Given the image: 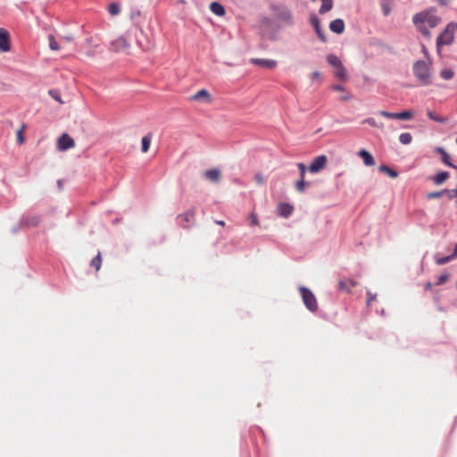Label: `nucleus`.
Segmentation results:
<instances>
[{
    "label": "nucleus",
    "instance_id": "c9c22d12",
    "mask_svg": "<svg viewBox=\"0 0 457 457\" xmlns=\"http://www.w3.org/2000/svg\"><path fill=\"white\" fill-rule=\"evenodd\" d=\"M362 123L363 124H369L370 126L374 127V128L383 129V127H384L383 123L378 124L375 120L374 118H367V119L362 120Z\"/></svg>",
    "mask_w": 457,
    "mask_h": 457
},
{
    "label": "nucleus",
    "instance_id": "a211bd4d",
    "mask_svg": "<svg viewBox=\"0 0 457 457\" xmlns=\"http://www.w3.org/2000/svg\"><path fill=\"white\" fill-rule=\"evenodd\" d=\"M428 12H420L413 15L412 17V22L413 24L419 28L424 25L425 22H427Z\"/></svg>",
    "mask_w": 457,
    "mask_h": 457
},
{
    "label": "nucleus",
    "instance_id": "72a5a7b5",
    "mask_svg": "<svg viewBox=\"0 0 457 457\" xmlns=\"http://www.w3.org/2000/svg\"><path fill=\"white\" fill-rule=\"evenodd\" d=\"M90 265L94 267L96 270H100L102 265V258L100 253H98L97 255L92 259Z\"/></svg>",
    "mask_w": 457,
    "mask_h": 457
},
{
    "label": "nucleus",
    "instance_id": "ddd939ff",
    "mask_svg": "<svg viewBox=\"0 0 457 457\" xmlns=\"http://www.w3.org/2000/svg\"><path fill=\"white\" fill-rule=\"evenodd\" d=\"M435 152L438 153L441 155L442 162L447 165L448 167H451L453 169L457 170V165L453 164L450 161V155L445 151V149L442 146H437L435 148Z\"/></svg>",
    "mask_w": 457,
    "mask_h": 457
},
{
    "label": "nucleus",
    "instance_id": "1a4fd4ad",
    "mask_svg": "<svg viewBox=\"0 0 457 457\" xmlns=\"http://www.w3.org/2000/svg\"><path fill=\"white\" fill-rule=\"evenodd\" d=\"M75 145V142L72 137L68 134H62L57 141V149L59 151H66L72 148Z\"/></svg>",
    "mask_w": 457,
    "mask_h": 457
},
{
    "label": "nucleus",
    "instance_id": "864d4df0",
    "mask_svg": "<svg viewBox=\"0 0 457 457\" xmlns=\"http://www.w3.org/2000/svg\"><path fill=\"white\" fill-rule=\"evenodd\" d=\"M319 77H320V72L319 71H314L311 75V78H312V80L317 79Z\"/></svg>",
    "mask_w": 457,
    "mask_h": 457
},
{
    "label": "nucleus",
    "instance_id": "9b49d317",
    "mask_svg": "<svg viewBox=\"0 0 457 457\" xmlns=\"http://www.w3.org/2000/svg\"><path fill=\"white\" fill-rule=\"evenodd\" d=\"M251 63L260 66V67H262V68L270 69V70L276 68L277 64H278L277 61H275V60L261 59V58L251 59Z\"/></svg>",
    "mask_w": 457,
    "mask_h": 457
},
{
    "label": "nucleus",
    "instance_id": "5701e85b",
    "mask_svg": "<svg viewBox=\"0 0 457 457\" xmlns=\"http://www.w3.org/2000/svg\"><path fill=\"white\" fill-rule=\"evenodd\" d=\"M210 10L218 16H223L225 14L224 7L218 2H212L210 4Z\"/></svg>",
    "mask_w": 457,
    "mask_h": 457
},
{
    "label": "nucleus",
    "instance_id": "4468645a",
    "mask_svg": "<svg viewBox=\"0 0 457 457\" xmlns=\"http://www.w3.org/2000/svg\"><path fill=\"white\" fill-rule=\"evenodd\" d=\"M40 221L39 216L31 215L28 217H22L20 220V227H35Z\"/></svg>",
    "mask_w": 457,
    "mask_h": 457
},
{
    "label": "nucleus",
    "instance_id": "9d476101",
    "mask_svg": "<svg viewBox=\"0 0 457 457\" xmlns=\"http://www.w3.org/2000/svg\"><path fill=\"white\" fill-rule=\"evenodd\" d=\"M310 23L313 27V29H314L317 36L320 39V41H322L324 43L327 42L326 35L320 27V19L317 17L316 14L313 13L310 16Z\"/></svg>",
    "mask_w": 457,
    "mask_h": 457
},
{
    "label": "nucleus",
    "instance_id": "052dcab7",
    "mask_svg": "<svg viewBox=\"0 0 457 457\" xmlns=\"http://www.w3.org/2000/svg\"><path fill=\"white\" fill-rule=\"evenodd\" d=\"M430 287H431V284L428 283L427 286H426V288H430Z\"/></svg>",
    "mask_w": 457,
    "mask_h": 457
},
{
    "label": "nucleus",
    "instance_id": "dca6fc26",
    "mask_svg": "<svg viewBox=\"0 0 457 457\" xmlns=\"http://www.w3.org/2000/svg\"><path fill=\"white\" fill-rule=\"evenodd\" d=\"M357 155L362 159L366 166H373L375 164L374 157L369 151L361 149L358 152Z\"/></svg>",
    "mask_w": 457,
    "mask_h": 457
},
{
    "label": "nucleus",
    "instance_id": "f8f14e48",
    "mask_svg": "<svg viewBox=\"0 0 457 457\" xmlns=\"http://www.w3.org/2000/svg\"><path fill=\"white\" fill-rule=\"evenodd\" d=\"M10 50L9 33L7 30L0 28V52H7Z\"/></svg>",
    "mask_w": 457,
    "mask_h": 457
},
{
    "label": "nucleus",
    "instance_id": "39448f33",
    "mask_svg": "<svg viewBox=\"0 0 457 457\" xmlns=\"http://www.w3.org/2000/svg\"><path fill=\"white\" fill-rule=\"evenodd\" d=\"M129 47V44L126 36H121L111 41L109 49L113 52H121L127 50Z\"/></svg>",
    "mask_w": 457,
    "mask_h": 457
},
{
    "label": "nucleus",
    "instance_id": "bf43d9fd",
    "mask_svg": "<svg viewBox=\"0 0 457 457\" xmlns=\"http://www.w3.org/2000/svg\"><path fill=\"white\" fill-rule=\"evenodd\" d=\"M216 223L221 226H224L225 224L223 220H217Z\"/></svg>",
    "mask_w": 457,
    "mask_h": 457
},
{
    "label": "nucleus",
    "instance_id": "3c124183",
    "mask_svg": "<svg viewBox=\"0 0 457 457\" xmlns=\"http://www.w3.org/2000/svg\"><path fill=\"white\" fill-rule=\"evenodd\" d=\"M17 137H18L19 143H21V144L23 143L24 139H23V137H22V132L21 130L18 131Z\"/></svg>",
    "mask_w": 457,
    "mask_h": 457
},
{
    "label": "nucleus",
    "instance_id": "49530a36",
    "mask_svg": "<svg viewBox=\"0 0 457 457\" xmlns=\"http://www.w3.org/2000/svg\"><path fill=\"white\" fill-rule=\"evenodd\" d=\"M254 179L256 180V182L258 184H263L264 183V179H263V177L262 174H256L254 176Z\"/></svg>",
    "mask_w": 457,
    "mask_h": 457
},
{
    "label": "nucleus",
    "instance_id": "b1692460",
    "mask_svg": "<svg viewBox=\"0 0 457 457\" xmlns=\"http://www.w3.org/2000/svg\"><path fill=\"white\" fill-rule=\"evenodd\" d=\"M322 4L320 7L319 13L325 14L333 8V0H321Z\"/></svg>",
    "mask_w": 457,
    "mask_h": 457
},
{
    "label": "nucleus",
    "instance_id": "f03ea898",
    "mask_svg": "<svg viewBox=\"0 0 457 457\" xmlns=\"http://www.w3.org/2000/svg\"><path fill=\"white\" fill-rule=\"evenodd\" d=\"M457 29L456 23H449L436 38V48L439 52L443 46H449L454 38V31Z\"/></svg>",
    "mask_w": 457,
    "mask_h": 457
},
{
    "label": "nucleus",
    "instance_id": "7ed1b4c3",
    "mask_svg": "<svg viewBox=\"0 0 457 457\" xmlns=\"http://www.w3.org/2000/svg\"><path fill=\"white\" fill-rule=\"evenodd\" d=\"M299 291L305 307L311 312L318 311V303L314 294L307 287L301 286Z\"/></svg>",
    "mask_w": 457,
    "mask_h": 457
},
{
    "label": "nucleus",
    "instance_id": "bb28decb",
    "mask_svg": "<svg viewBox=\"0 0 457 457\" xmlns=\"http://www.w3.org/2000/svg\"><path fill=\"white\" fill-rule=\"evenodd\" d=\"M378 170L381 172H384V173L387 174L390 178L395 179V178L398 177V172L396 170H392L387 165H385V164L380 165L378 167Z\"/></svg>",
    "mask_w": 457,
    "mask_h": 457
},
{
    "label": "nucleus",
    "instance_id": "ea45409f",
    "mask_svg": "<svg viewBox=\"0 0 457 457\" xmlns=\"http://www.w3.org/2000/svg\"><path fill=\"white\" fill-rule=\"evenodd\" d=\"M297 167H298V170L300 171V178L304 179V176H305V173H306V170H307L306 166L304 165V163L299 162L297 164Z\"/></svg>",
    "mask_w": 457,
    "mask_h": 457
},
{
    "label": "nucleus",
    "instance_id": "09e8293b",
    "mask_svg": "<svg viewBox=\"0 0 457 457\" xmlns=\"http://www.w3.org/2000/svg\"><path fill=\"white\" fill-rule=\"evenodd\" d=\"M382 11H383V13H384L385 15H388V14H389V12H390V8H389L387 5L383 4V5H382Z\"/></svg>",
    "mask_w": 457,
    "mask_h": 457
},
{
    "label": "nucleus",
    "instance_id": "13d9d810",
    "mask_svg": "<svg viewBox=\"0 0 457 457\" xmlns=\"http://www.w3.org/2000/svg\"><path fill=\"white\" fill-rule=\"evenodd\" d=\"M422 52H423V54H424L426 56H428V50L426 49V47H424V46H423Z\"/></svg>",
    "mask_w": 457,
    "mask_h": 457
},
{
    "label": "nucleus",
    "instance_id": "680f3d73",
    "mask_svg": "<svg viewBox=\"0 0 457 457\" xmlns=\"http://www.w3.org/2000/svg\"><path fill=\"white\" fill-rule=\"evenodd\" d=\"M17 230H18V229H17V228H16V227H14V228H12V231H13V232H16Z\"/></svg>",
    "mask_w": 457,
    "mask_h": 457
},
{
    "label": "nucleus",
    "instance_id": "20e7f679",
    "mask_svg": "<svg viewBox=\"0 0 457 457\" xmlns=\"http://www.w3.org/2000/svg\"><path fill=\"white\" fill-rule=\"evenodd\" d=\"M272 12L276 18L283 22H286L287 24H293V14L292 12L284 5H273Z\"/></svg>",
    "mask_w": 457,
    "mask_h": 457
},
{
    "label": "nucleus",
    "instance_id": "7c9ffc66",
    "mask_svg": "<svg viewBox=\"0 0 457 457\" xmlns=\"http://www.w3.org/2000/svg\"><path fill=\"white\" fill-rule=\"evenodd\" d=\"M335 76L337 79H341V80H346L347 79V73H346V71H345V69L343 64L337 68V71L335 72Z\"/></svg>",
    "mask_w": 457,
    "mask_h": 457
},
{
    "label": "nucleus",
    "instance_id": "4be33fe9",
    "mask_svg": "<svg viewBox=\"0 0 457 457\" xmlns=\"http://www.w3.org/2000/svg\"><path fill=\"white\" fill-rule=\"evenodd\" d=\"M356 283L352 279H345L340 280L338 283V287L340 290L350 292L351 288L355 287Z\"/></svg>",
    "mask_w": 457,
    "mask_h": 457
},
{
    "label": "nucleus",
    "instance_id": "6e6d98bb",
    "mask_svg": "<svg viewBox=\"0 0 457 457\" xmlns=\"http://www.w3.org/2000/svg\"><path fill=\"white\" fill-rule=\"evenodd\" d=\"M341 100L343 101H347V100H350L351 99V96L347 95V96H341L340 98Z\"/></svg>",
    "mask_w": 457,
    "mask_h": 457
},
{
    "label": "nucleus",
    "instance_id": "e2e57ef3",
    "mask_svg": "<svg viewBox=\"0 0 457 457\" xmlns=\"http://www.w3.org/2000/svg\"><path fill=\"white\" fill-rule=\"evenodd\" d=\"M456 144H457V137H456Z\"/></svg>",
    "mask_w": 457,
    "mask_h": 457
},
{
    "label": "nucleus",
    "instance_id": "c756f323",
    "mask_svg": "<svg viewBox=\"0 0 457 457\" xmlns=\"http://www.w3.org/2000/svg\"><path fill=\"white\" fill-rule=\"evenodd\" d=\"M311 183L310 182H306L304 180V179H302L300 178L296 182H295V189L300 192V193H303L305 191V187L306 186H310Z\"/></svg>",
    "mask_w": 457,
    "mask_h": 457
},
{
    "label": "nucleus",
    "instance_id": "58836bf2",
    "mask_svg": "<svg viewBox=\"0 0 457 457\" xmlns=\"http://www.w3.org/2000/svg\"><path fill=\"white\" fill-rule=\"evenodd\" d=\"M48 40H49L50 49L54 50V51L60 49L59 44L56 42L54 36H52V35L49 36Z\"/></svg>",
    "mask_w": 457,
    "mask_h": 457
},
{
    "label": "nucleus",
    "instance_id": "a18cd8bd",
    "mask_svg": "<svg viewBox=\"0 0 457 457\" xmlns=\"http://www.w3.org/2000/svg\"><path fill=\"white\" fill-rule=\"evenodd\" d=\"M419 30L426 37H430L431 33L430 31L423 25L421 27L418 28Z\"/></svg>",
    "mask_w": 457,
    "mask_h": 457
},
{
    "label": "nucleus",
    "instance_id": "c03bdc74",
    "mask_svg": "<svg viewBox=\"0 0 457 457\" xmlns=\"http://www.w3.org/2000/svg\"><path fill=\"white\" fill-rule=\"evenodd\" d=\"M375 299L376 295H373L370 290H367V304L370 305Z\"/></svg>",
    "mask_w": 457,
    "mask_h": 457
},
{
    "label": "nucleus",
    "instance_id": "6ab92c4d",
    "mask_svg": "<svg viewBox=\"0 0 457 457\" xmlns=\"http://www.w3.org/2000/svg\"><path fill=\"white\" fill-rule=\"evenodd\" d=\"M204 178L212 182H218L220 179V170L219 169L207 170L204 172Z\"/></svg>",
    "mask_w": 457,
    "mask_h": 457
},
{
    "label": "nucleus",
    "instance_id": "de8ad7c7",
    "mask_svg": "<svg viewBox=\"0 0 457 457\" xmlns=\"http://www.w3.org/2000/svg\"><path fill=\"white\" fill-rule=\"evenodd\" d=\"M251 219V224L252 225H257L258 224V218L254 213H252L250 216Z\"/></svg>",
    "mask_w": 457,
    "mask_h": 457
},
{
    "label": "nucleus",
    "instance_id": "cd10ccee",
    "mask_svg": "<svg viewBox=\"0 0 457 457\" xmlns=\"http://www.w3.org/2000/svg\"><path fill=\"white\" fill-rule=\"evenodd\" d=\"M327 61L331 66L335 68H337L343 64L341 60L337 55L332 54L327 56Z\"/></svg>",
    "mask_w": 457,
    "mask_h": 457
},
{
    "label": "nucleus",
    "instance_id": "2eb2a0df",
    "mask_svg": "<svg viewBox=\"0 0 457 457\" xmlns=\"http://www.w3.org/2000/svg\"><path fill=\"white\" fill-rule=\"evenodd\" d=\"M345 22L340 18L333 20L329 23V29L336 34H342L345 31Z\"/></svg>",
    "mask_w": 457,
    "mask_h": 457
},
{
    "label": "nucleus",
    "instance_id": "603ef678",
    "mask_svg": "<svg viewBox=\"0 0 457 457\" xmlns=\"http://www.w3.org/2000/svg\"><path fill=\"white\" fill-rule=\"evenodd\" d=\"M451 0H438L440 5L446 6L449 4Z\"/></svg>",
    "mask_w": 457,
    "mask_h": 457
},
{
    "label": "nucleus",
    "instance_id": "4d7b16f0",
    "mask_svg": "<svg viewBox=\"0 0 457 457\" xmlns=\"http://www.w3.org/2000/svg\"><path fill=\"white\" fill-rule=\"evenodd\" d=\"M63 38L66 40V41H71L73 39V37L71 35H69V36H65L63 37Z\"/></svg>",
    "mask_w": 457,
    "mask_h": 457
},
{
    "label": "nucleus",
    "instance_id": "a19ab883",
    "mask_svg": "<svg viewBox=\"0 0 457 457\" xmlns=\"http://www.w3.org/2000/svg\"><path fill=\"white\" fill-rule=\"evenodd\" d=\"M442 195H444L443 189L440 190V191H435V192L428 193V199H434V198L441 197Z\"/></svg>",
    "mask_w": 457,
    "mask_h": 457
},
{
    "label": "nucleus",
    "instance_id": "412c9836",
    "mask_svg": "<svg viewBox=\"0 0 457 457\" xmlns=\"http://www.w3.org/2000/svg\"><path fill=\"white\" fill-rule=\"evenodd\" d=\"M449 177L450 174L448 171H440L433 178V182L435 185L439 186L448 179Z\"/></svg>",
    "mask_w": 457,
    "mask_h": 457
},
{
    "label": "nucleus",
    "instance_id": "0eeeda50",
    "mask_svg": "<svg viewBox=\"0 0 457 457\" xmlns=\"http://www.w3.org/2000/svg\"><path fill=\"white\" fill-rule=\"evenodd\" d=\"M195 209H188L184 214L178 216V222L182 228H189L194 220Z\"/></svg>",
    "mask_w": 457,
    "mask_h": 457
},
{
    "label": "nucleus",
    "instance_id": "f704fd0d",
    "mask_svg": "<svg viewBox=\"0 0 457 457\" xmlns=\"http://www.w3.org/2000/svg\"><path fill=\"white\" fill-rule=\"evenodd\" d=\"M454 72L451 69H444L440 71V77L445 80L453 79Z\"/></svg>",
    "mask_w": 457,
    "mask_h": 457
},
{
    "label": "nucleus",
    "instance_id": "423d86ee",
    "mask_svg": "<svg viewBox=\"0 0 457 457\" xmlns=\"http://www.w3.org/2000/svg\"><path fill=\"white\" fill-rule=\"evenodd\" d=\"M378 114L388 119L410 120L413 113L411 111H403L401 112H389L387 111H379Z\"/></svg>",
    "mask_w": 457,
    "mask_h": 457
},
{
    "label": "nucleus",
    "instance_id": "e433bc0d",
    "mask_svg": "<svg viewBox=\"0 0 457 457\" xmlns=\"http://www.w3.org/2000/svg\"><path fill=\"white\" fill-rule=\"evenodd\" d=\"M453 259L454 258L452 257V254H451V255L444 256V257H441V258H436V263L437 265H444V264H446L447 262H451Z\"/></svg>",
    "mask_w": 457,
    "mask_h": 457
},
{
    "label": "nucleus",
    "instance_id": "393cba45",
    "mask_svg": "<svg viewBox=\"0 0 457 457\" xmlns=\"http://www.w3.org/2000/svg\"><path fill=\"white\" fill-rule=\"evenodd\" d=\"M427 115L433 121H436V122H438V123H442V124H445V123L447 122V118L438 116L437 114H436V112H434L431 110H428L427 111Z\"/></svg>",
    "mask_w": 457,
    "mask_h": 457
},
{
    "label": "nucleus",
    "instance_id": "37998d69",
    "mask_svg": "<svg viewBox=\"0 0 457 457\" xmlns=\"http://www.w3.org/2000/svg\"><path fill=\"white\" fill-rule=\"evenodd\" d=\"M448 280V275L447 274H443V275H440L437 278V281H436V285L439 286V285H443L444 283H445L446 281Z\"/></svg>",
    "mask_w": 457,
    "mask_h": 457
},
{
    "label": "nucleus",
    "instance_id": "aec40b11",
    "mask_svg": "<svg viewBox=\"0 0 457 457\" xmlns=\"http://www.w3.org/2000/svg\"><path fill=\"white\" fill-rule=\"evenodd\" d=\"M191 101H210L211 95L206 89H201L196 94L190 96Z\"/></svg>",
    "mask_w": 457,
    "mask_h": 457
},
{
    "label": "nucleus",
    "instance_id": "f257e3e1",
    "mask_svg": "<svg viewBox=\"0 0 457 457\" xmlns=\"http://www.w3.org/2000/svg\"><path fill=\"white\" fill-rule=\"evenodd\" d=\"M412 71L415 78L422 84V85H429L431 83V75H432V62L418 60L413 63Z\"/></svg>",
    "mask_w": 457,
    "mask_h": 457
},
{
    "label": "nucleus",
    "instance_id": "5fc2aeb1",
    "mask_svg": "<svg viewBox=\"0 0 457 457\" xmlns=\"http://www.w3.org/2000/svg\"><path fill=\"white\" fill-rule=\"evenodd\" d=\"M452 257L454 259L457 258V244L454 246L453 253H452Z\"/></svg>",
    "mask_w": 457,
    "mask_h": 457
},
{
    "label": "nucleus",
    "instance_id": "473e14b6",
    "mask_svg": "<svg viewBox=\"0 0 457 457\" xmlns=\"http://www.w3.org/2000/svg\"><path fill=\"white\" fill-rule=\"evenodd\" d=\"M399 141L403 144V145H409L411 143L412 141V136L411 133H408V132H404V133H402L400 134L399 136Z\"/></svg>",
    "mask_w": 457,
    "mask_h": 457
},
{
    "label": "nucleus",
    "instance_id": "f3484780",
    "mask_svg": "<svg viewBox=\"0 0 457 457\" xmlns=\"http://www.w3.org/2000/svg\"><path fill=\"white\" fill-rule=\"evenodd\" d=\"M293 206L289 204L280 203L278 205V215L284 218H288L293 212Z\"/></svg>",
    "mask_w": 457,
    "mask_h": 457
},
{
    "label": "nucleus",
    "instance_id": "c85d7f7f",
    "mask_svg": "<svg viewBox=\"0 0 457 457\" xmlns=\"http://www.w3.org/2000/svg\"><path fill=\"white\" fill-rule=\"evenodd\" d=\"M151 140H152L151 134H147V135L143 137V138H142V148H141L143 153H146L149 150Z\"/></svg>",
    "mask_w": 457,
    "mask_h": 457
},
{
    "label": "nucleus",
    "instance_id": "8fccbe9b",
    "mask_svg": "<svg viewBox=\"0 0 457 457\" xmlns=\"http://www.w3.org/2000/svg\"><path fill=\"white\" fill-rule=\"evenodd\" d=\"M332 88L336 91H344L345 87L341 85H334Z\"/></svg>",
    "mask_w": 457,
    "mask_h": 457
},
{
    "label": "nucleus",
    "instance_id": "79ce46f5",
    "mask_svg": "<svg viewBox=\"0 0 457 457\" xmlns=\"http://www.w3.org/2000/svg\"><path fill=\"white\" fill-rule=\"evenodd\" d=\"M49 95L59 103H62V101L61 100L60 93L58 91L52 89L49 91Z\"/></svg>",
    "mask_w": 457,
    "mask_h": 457
},
{
    "label": "nucleus",
    "instance_id": "2f4dec72",
    "mask_svg": "<svg viewBox=\"0 0 457 457\" xmlns=\"http://www.w3.org/2000/svg\"><path fill=\"white\" fill-rule=\"evenodd\" d=\"M108 12L111 15L115 16L120 12V6L118 3L114 2L109 4Z\"/></svg>",
    "mask_w": 457,
    "mask_h": 457
},
{
    "label": "nucleus",
    "instance_id": "6e6552de",
    "mask_svg": "<svg viewBox=\"0 0 457 457\" xmlns=\"http://www.w3.org/2000/svg\"><path fill=\"white\" fill-rule=\"evenodd\" d=\"M327 161H328V159H327L326 155H319L316 158H314V160L311 162V164L309 166L310 172H312V173L320 172L322 169L325 168V166L327 164Z\"/></svg>",
    "mask_w": 457,
    "mask_h": 457
},
{
    "label": "nucleus",
    "instance_id": "a878e982",
    "mask_svg": "<svg viewBox=\"0 0 457 457\" xmlns=\"http://www.w3.org/2000/svg\"><path fill=\"white\" fill-rule=\"evenodd\" d=\"M441 22V18L439 16L430 14L428 12V18H427V23L430 28L436 27Z\"/></svg>",
    "mask_w": 457,
    "mask_h": 457
},
{
    "label": "nucleus",
    "instance_id": "4c0bfd02",
    "mask_svg": "<svg viewBox=\"0 0 457 457\" xmlns=\"http://www.w3.org/2000/svg\"><path fill=\"white\" fill-rule=\"evenodd\" d=\"M444 195H446L449 199L457 198V185L454 189H443Z\"/></svg>",
    "mask_w": 457,
    "mask_h": 457
}]
</instances>
